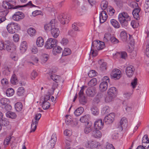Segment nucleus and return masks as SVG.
<instances>
[{"mask_svg":"<svg viewBox=\"0 0 149 149\" xmlns=\"http://www.w3.org/2000/svg\"><path fill=\"white\" fill-rule=\"evenodd\" d=\"M6 116L12 119H14L16 118V115L15 113L11 111H8L6 114Z\"/></svg>","mask_w":149,"mask_h":149,"instance_id":"38","label":"nucleus"},{"mask_svg":"<svg viewBox=\"0 0 149 149\" xmlns=\"http://www.w3.org/2000/svg\"><path fill=\"white\" fill-rule=\"evenodd\" d=\"M85 86H83L81 88V90L78 93L79 99L80 103L84 104L86 103V98L84 95V91L85 89Z\"/></svg>","mask_w":149,"mask_h":149,"instance_id":"8","label":"nucleus"},{"mask_svg":"<svg viewBox=\"0 0 149 149\" xmlns=\"http://www.w3.org/2000/svg\"><path fill=\"white\" fill-rule=\"evenodd\" d=\"M120 123V126L118 127L120 128V130L122 131L123 130V126L127 125V120L125 117H123L121 119Z\"/></svg>","mask_w":149,"mask_h":149,"instance_id":"21","label":"nucleus"},{"mask_svg":"<svg viewBox=\"0 0 149 149\" xmlns=\"http://www.w3.org/2000/svg\"><path fill=\"white\" fill-rule=\"evenodd\" d=\"M19 29V27L18 24L14 22L9 23L7 26V29L8 32L12 34L14 33Z\"/></svg>","mask_w":149,"mask_h":149,"instance_id":"5","label":"nucleus"},{"mask_svg":"<svg viewBox=\"0 0 149 149\" xmlns=\"http://www.w3.org/2000/svg\"><path fill=\"white\" fill-rule=\"evenodd\" d=\"M115 115L114 113H110L104 118V121L107 124L111 123L113 121Z\"/></svg>","mask_w":149,"mask_h":149,"instance_id":"12","label":"nucleus"},{"mask_svg":"<svg viewBox=\"0 0 149 149\" xmlns=\"http://www.w3.org/2000/svg\"><path fill=\"white\" fill-rule=\"evenodd\" d=\"M140 10V8H137L134 10L132 12V14L134 17L137 20L139 19V13Z\"/></svg>","mask_w":149,"mask_h":149,"instance_id":"25","label":"nucleus"},{"mask_svg":"<svg viewBox=\"0 0 149 149\" xmlns=\"http://www.w3.org/2000/svg\"><path fill=\"white\" fill-rule=\"evenodd\" d=\"M15 0H7V1H4L2 4L3 7L6 9H16L19 8L24 7H29L31 6L32 7L36 6L33 4L31 1H29L25 5L23 6H14L15 4Z\"/></svg>","mask_w":149,"mask_h":149,"instance_id":"1","label":"nucleus"},{"mask_svg":"<svg viewBox=\"0 0 149 149\" xmlns=\"http://www.w3.org/2000/svg\"><path fill=\"white\" fill-rule=\"evenodd\" d=\"M14 90L12 88H8L6 91V95L8 97L13 96L14 95Z\"/></svg>","mask_w":149,"mask_h":149,"instance_id":"43","label":"nucleus"},{"mask_svg":"<svg viewBox=\"0 0 149 149\" xmlns=\"http://www.w3.org/2000/svg\"><path fill=\"white\" fill-rule=\"evenodd\" d=\"M68 35L74 37L77 35V33L74 30L71 29L69 30L68 32Z\"/></svg>","mask_w":149,"mask_h":149,"instance_id":"56","label":"nucleus"},{"mask_svg":"<svg viewBox=\"0 0 149 149\" xmlns=\"http://www.w3.org/2000/svg\"><path fill=\"white\" fill-rule=\"evenodd\" d=\"M58 18L61 24H64L68 23L69 21L68 16L67 14H62L59 15Z\"/></svg>","mask_w":149,"mask_h":149,"instance_id":"11","label":"nucleus"},{"mask_svg":"<svg viewBox=\"0 0 149 149\" xmlns=\"http://www.w3.org/2000/svg\"><path fill=\"white\" fill-rule=\"evenodd\" d=\"M25 92V90L24 87H20L18 88L17 90V95L19 96L24 95Z\"/></svg>","mask_w":149,"mask_h":149,"instance_id":"33","label":"nucleus"},{"mask_svg":"<svg viewBox=\"0 0 149 149\" xmlns=\"http://www.w3.org/2000/svg\"><path fill=\"white\" fill-rule=\"evenodd\" d=\"M50 104L46 100L45 98V100L43 102L42 107L44 110H46L48 109L50 107Z\"/></svg>","mask_w":149,"mask_h":149,"instance_id":"41","label":"nucleus"},{"mask_svg":"<svg viewBox=\"0 0 149 149\" xmlns=\"http://www.w3.org/2000/svg\"><path fill=\"white\" fill-rule=\"evenodd\" d=\"M111 37V35L110 33H106L104 34L103 38V40L105 42H108L109 40H110Z\"/></svg>","mask_w":149,"mask_h":149,"instance_id":"44","label":"nucleus"},{"mask_svg":"<svg viewBox=\"0 0 149 149\" xmlns=\"http://www.w3.org/2000/svg\"><path fill=\"white\" fill-rule=\"evenodd\" d=\"M93 134L95 138H99L101 137L102 133L98 130H96L93 132Z\"/></svg>","mask_w":149,"mask_h":149,"instance_id":"40","label":"nucleus"},{"mask_svg":"<svg viewBox=\"0 0 149 149\" xmlns=\"http://www.w3.org/2000/svg\"><path fill=\"white\" fill-rule=\"evenodd\" d=\"M68 39L65 38H63L61 41V43L63 45H66L68 43Z\"/></svg>","mask_w":149,"mask_h":149,"instance_id":"61","label":"nucleus"},{"mask_svg":"<svg viewBox=\"0 0 149 149\" xmlns=\"http://www.w3.org/2000/svg\"><path fill=\"white\" fill-rule=\"evenodd\" d=\"M36 43L38 47H41L44 44V40L42 37H38L37 39Z\"/></svg>","mask_w":149,"mask_h":149,"instance_id":"27","label":"nucleus"},{"mask_svg":"<svg viewBox=\"0 0 149 149\" xmlns=\"http://www.w3.org/2000/svg\"><path fill=\"white\" fill-rule=\"evenodd\" d=\"M41 63H46L49 58V55L46 54H43L41 56Z\"/></svg>","mask_w":149,"mask_h":149,"instance_id":"35","label":"nucleus"},{"mask_svg":"<svg viewBox=\"0 0 149 149\" xmlns=\"http://www.w3.org/2000/svg\"><path fill=\"white\" fill-rule=\"evenodd\" d=\"M62 50V48L60 46L56 45L53 48L52 52L54 55H56L57 54L61 53Z\"/></svg>","mask_w":149,"mask_h":149,"instance_id":"23","label":"nucleus"},{"mask_svg":"<svg viewBox=\"0 0 149 149\" xmlns=\"http://www.w3.org/2000/svg\"><path fill=\"white\" fill-rule=\"evenodd\" d=\"M59 31L58 29L53 27L51 30L52 35L54 38H57L59 35Z\"/></svg>","mask_w":149,"mask_h":149,"instance_id":"22","label":"nucleus"},{"mask_svg":"<svg viewBox=\"0 0 149 149\" xmlns=\"http://www.w3.org/2000/svg\"><path fill=\"white\" fill-rule=\"evenodd\" d=\"M10 57L12 60L15 61H17L18 60V55L15 53L12 54L10 55Z\"/></svg>","mask_w":149,"mask_h":149,"instance_id":"55","label":"nucleus"},{"mask_svg":"<svg viewBox=\"0 0 149 149\" xmlns=\"http://www.w3.org/2000/svg\"><path fill=\"white\" fill-rule=\"evenodd\" d=\"M111 25L115 28H118L120 27V25L118 22L114 19H112L110 20Z\"/></svg>","mask_w":149,"mask_h":149,"instance_id":"32","label":"nucleus"},{"mask_svg":"<svg viewBox=\"0 0 149 149\" xmlns=\"http://www.w3.org/2000/svg\"><path fill=\"white\" fill-rule=\"evenodd\" d=\"M117 54H118L120 56L121 58L126 59L127 57V53L125 52H121L120 53H118Z\"/></svg>","mask_w":149,"mask_h":149,"instance_id":"53","label":"nucleus"},{"mask_svg":"<svg viewBox=\"0 0 149 149\" xmlns=\"http://www.w3.org/2000/svg\"><path fill=\"white\" fill-rule=\"evenodd\" d=\"M92 124L91 123H88V124L86 126L84 130V132L86 134H88L90 133L92 130L91 127Z\"/></svg>","mask_w":149,"mask_h":149,"instance_id":"29","label":"nucleus"},{"mask_svg":"<svg viewBox=\"0 0 149 149\" xmlns=\"http://www.w3.org/2000/svg\"><path fill=\"white\" fill-rule=\"evenodd\" d=\"M107 6V2L105 1H102L101 4V7L103 10L106 9Z\"/></svg>","mask_w":149,"mask_h":149,"instance_id":"52","label":"nucleus"},{"mask_svg":"<svg viewBox=\"0 0 149 149\" xmlns=\"http://www.w3.org/2000/svg\"><path fill=\"white\" fill-rule=\"evenodd\" d=\"M98 63L100 65V69L102 71H104L107 69V63L103 62V60H100L98 61Z\"/></svg>","mask_w":149,"mask_h":149,"instance_id":"26","label":"nucleus"},{"mask_svg":"<svg viewBox=\"0 0 149 149\" xmlns=\"http://www.w3.org/2000/svg\"><path fill=\"white\" fill-rule=\"evenodd\" d=\"M5 45L6 50L8 52H11L14 51L15 49V46L12 42L8 41H5Z\"/></svg>","mask_w":149,"mask_h":149,"instance_id":"10","label":"nucleus"},{"mask_svg":"<svg viewBox=\"0 0 149 149\" xmlns=\"http://www.w3.org/2000/svg\"><path fill=\"white\" fill-rule=\"evenodd\" d=\"M72 134V131L69 130H65L64 132V134L66 136H70Z\"/></svg>","mask_w":149,"mask_h":149,"instance_id":"60","label":"nucleus"},{"mask_svg":"<svg viewBox=\"0 0 149 149\" xmlns=\"http://www.w3.org/2000/svg\"><path fill=\"white\" fill-rule=\"evenodd\" d=\"M90 115L89 114H86L81 117L80 119V121L83 123H87L88 122V120L90 118Z\"/></svg>","mask_w":149,"mask_h":149,"instance_id":"30","label":"nucleus"},{"mask_svg":"<svg viewBox=\"0 0 149 149\" xmlns=\"http://www.w3.org/2000/svg\"><path fill=\"white\" fill-rule=\"evenodd\" d=\"M104 123L101 119L96 120L94 123V127L97 130H101L103 127Z\"/></svg>","mask_w":149,"mask_h":149,"instance_id":"20","label":"nucleus"},{"mask_svg":"<svg viewBox=\"0 0 149 149\" xmlns=\"http://www.w3.org/2000/svg\"><path fill=\"white\" fill-rule=\"evenodd\" d=\"M131 19L130 17L125 12H123L120 13L118 16V21L123 27H126Z\"/></svg>","mask_w":149,"mask_h":149,"instance_id":"3","label":"nucleus"},{"mask_svg":"<svg viewBox=\"0 0 149 149\" xmlns=\"http://www.w3.org/2000/svg\"><path fill=\"white\" fill-rule=\"evenodd\" d=\"M108 87V84L106 82H102L100 85V89L102 91H105Z\"/></svg>","mask_w":149,"mask_h":149,"instance_id":"28","label":"nucleus"},{"mask_svg":"<svg viewBox=\"0 0 149 149\" xmlns=\"http://www.w3.org/2000/svg\"><path fill=\"white\" fill-rule=\"evenodd\" d=\"M123 95L124 97L126 99H129L130 98L132 93L130 92H126L123 93Z\"/></svg>","mask_w":149,"mask_h":149,"instance_id":"58","label":"nucleus"},{"mask_svg":"<svg viewBox=\"0 0 149 149\" xmlns=\"http://www.w3.org/2000/svg\"><path fill=\"white\" fill-rule=\"evenodd\" d=\"M108 16L106 12L102 11L100 14V23H104L106 20Z\"/></svg>","mask_w":149,"mask_h":149,"instance_id":"18","label":"nucleus"},{"mask_svg":"<svg viewBox=\"0 0 149 149\" xmlns=\"http://www.w3.org/2000/svg\"><path fill=\"white\" fill-rule=\"evenodd\" d=\"M135 71V68L132 65H129L125 69V73L127 76L129 77H132Z\"/></svg>","mask_w":149,"mask_h":149,"instance_id":"14","label":"nucleus"},{"mask_svg":"<svg viewBox=\"0 0 149 149\" xmlns=\"http://www.w3.org/2000/svg\"><path fill=\"white\" fill-rule=\"evenodd\" d=\"M71 53V50L68 48H65L63 51L62 55L65 56L70 55Z\"/></svg>","mask_w":149,"mask_h":149,"instance_id":"46","label":"nucleus"},{"mask_svg":"<svg viewBox=\"0 0 149 149\" xmlns=\"http://www.w3.org/2000/svg\"><path fill=\"white\" fill-rule=\"evenodd\" d=\"M51 79L54 81L57 82L60 78V77L55 74H53L51 75Z\"/></svg>","mask_w":149,"mask_h":149,"instance_id":"51","label":"nucleus"},{"mask_svg":"<svg viewBox=\"0 0 149 149\" xmlns=\"http://www.w3.org/2000/svg\"><path fill=\"white\" fill-rule=\"evenodd\" d=\"M97 81L95 78H93L88 83L89 86L92 87L95 86L97 84Z\"/></svg>","mask_w":149,"mask_h":149,"instance_id":"39","label":"nucleus"},{"mask_svg":"<svg viewBox=\"0 0 149 149\" xmlns=\"http://www.w3.org/2000/svg\"><path fill=\"white\" fill-rule=\"evenodd\" d=\"M95 89L94 87L88 88L86 91L87 95L89 97H93L96 93Z\"/></svg>","mask_w":149,"mask_h":149,"instance_id":"16","label":"nucleus"},{"mask_svg":"<svg viewBox=\"0 0 149 149\" xmlns=\"http://www.w3.org/2000/svg\"><path fill=\"white\" fill-rule=\"evenodd\" d=\"M120 37L121 40L123 41L126 42L127 41L128 38V36L125 31H123L121 32L120 34Z\"/></svg>","mask_w":149,"mask_h":149,"instance_id":"24","label":"nucleus"},{"mask_svg":"<svg viewBox=\"0 0 149 149\" xmlns=\"http://www.w3.org/2000/svg\"><path fill=\"white\" fill-rule=\"evenodd\" d=\"M88 76L91 77L95 76L96 75L95 71L93 70L90 71L88 72Z\"/></svg>","mask_w":149,"mask_h":149,"instance_id":"59","label":"nucleus"},{"mask_svg":"<svg viewBox=\"0 0 149 149\" xmlns=\"http://www.w3.org/2000/svg\"><path fill=\"white\" fill-rule=\"evenodd\" d=\"M13 39L14 41L15 42H18L19 39V35L17 34H15L13 36Z\"/></svg>","mask_w":149,"mask_h":149,"instance_id":"64","label":"nucleus"},{"mask_svg":"<svg viewBox=\"0 0 149 149\" xmlns=\"http://www.w3.org/2000/svg\"><path fill=\"white\" fill-rule=\"evenodd\" d=\"M116 88L114 87L110 88L108 91V95L105 98V101L107 102H109L112 101L115 97Z\"/></svg>","mask_w":149,"mask_h":149,"instance_id":"4","label":"nucleus"},{"mask_svg":"<svg viewBox=\"0 0 149 149\" xmlns=\"http://www.w3.org/2000/svg\"><path fill=\"white\" fill-rule=\"evenodd\" d=\"M109 111V109L108 106H106L104 107L101 111L102 113L104 114L108 113Z\"/></svg>","mask_w":149,"mask_h":149,"instance_id":"54","label":"nucleus"},{"mask_svg":"<svg viewBox=\"0 0 149 149\" xmlns=\"http://www.w3.org/2000/svg\"><path fill=\"white\" fill-rule=\"evenodd\" d=\"M92 113L95 115H97L99 113V110L97 107H93L91 109Z\"/></svg>","mask_w":149,"mask_h":149,"instance_id":"49","label":"nucleus"},{"mask_svg":"<svg viewBox=\"0 0 149 149\" xmlns=\"http://www.w3.org/2000/svg\"><path fill=\"white\" fill-rule=\"evenodd\" d=\"M27 33L31 36H34L36 33L35 29L33 28H30L27 30Z\"/></svg>","mask_w":149,"mask_h":149,"instance_id":"42","label":"nucleus"},{"mask_svg":"<svg viewBox=\"0 0 149 149\" xmlns=\"http://www.w3.org/2000/svg\"><path fill=\"white\" fill-rule=\"evenodd\" d=\"M24 17V13L20 12H15L12 16L13 19L16 21H19Z\"/></svg>","mask_w":149,"mask_h":149,"instance_id":"15","label":"nucleus"},{"mask_svg":"<svg viewBox=\"0 0 149 149\" xmlns=\"http://www.w3.org/2000/svg\"><path fill=\"white\" fill-rule=\"evenodd\" d=\"M27 49V45L25 41H23L21 43L19 47L20 52L23 54L26 50Z\"/></svg>","mask_w":149,"mask_h":149,"instance_id":"19","label":"nucleus"},{"mask_svg":"<svg viewBox=\"0 0 149 149\" xmlns=\"http://www.w3.org/2000/svg\"><path fill=\"white\" fill-rule=\"evenodd\" d=\"M37 75V73L36 71L33 70L31 74V78L33 80L36 78Z\"/></svg>","mask_w":149,"mask_h":149,"instance_id":"62","label":"nucleus"},{"mask_svg":"<svg viewBox=\"0 0 149 149\" xmlns=\"http://www.w3.org/2000/svg\"><path fill=\"white\" fill-rule=\"evenodd\" d=\"M38 123L37 121H36L35 120H32L31 126V130L30 131V132H34L35 131Z\"/></svg>","mask_w":149,"mask_h":149,"instance_id":"34","label":"nucleus"},{"mask_svg":"<svg viewBox=\"0 0 149 149\" xmlns=\"http://www.w3.org/2000/svg\"><path fill=\"white\" fill-rule=\"evenodd\" d=\"M18 80L17 78L16 75L14 74L11 77L10 79V82L12 84L16 85L18 83Z\"/></svg>","mask_w":149,"mask_h":149,"instance_id":"36","label":"nucleus"},{"mask_svg":"<svg viewBox=\"0 0 149 149\" xmlns=\"http://www.w3.org/2000/svg\"><path fill=\"white\" fill-rule=\"evenodd\" d=\"M121 72L120 70L118 69H113L111 72V77L115 79H118L121 77Z\"/></svg>","mask_w":149,"mask_h":149,"instance_id":"13","label":"nucleus"},{"mask_svg":"<svg viewBox=\"0 0 149 149\" xmlns=\"http://www.w3.org/2000/svg\"><path fill=\"white\" fill-rule=\"evenodd\" d=\"M55 20L52 19L51 20L50 22L45 25L44 28L45 30L48 32L51 30L53 27L55 26Z\"/></svg>","mask_w":149,"mask_h":149,"instance_id":"17","label":"nucleus"},{"mask_svg":"<svg viewBox=\"0 0 149 149\" xmlns=\"http://www.w3.org/2000/svg\"><path fill=\"white\" fill-rule=\"evenodd\" d=\"M107 10L109 15L113 16L115 12V10L111 7L107 8Z\"/></svg>","mask_w":149,"mask_h":149,"instance_id":"48","label":"nucleus"},{"mask_svg":"<svg viewBox=\"0 0 149 149\" xmlns=\"http://www.w3.org/2000/svg\"><path fill=\"white\" fill-rule=\"evenodd\" d=\"M0 103L3 105L5 106L9 103V101L8 99L6 98H1L0 100Z\"/></svg>","mask_w":149,"mask_h":149,"instance_id":"47","label":"nucleus"},{"mask_svg":"<svg viewBox=\"0 0 149 149\" xmlns=\"http://www.w3.org/2000/svg\"><path fill=\"white\" fill-rule=\"evenodd\" d=\"M57 41L56 39L49 38L46 42L45 47L47 49H50L57 45Z\"/></svg>","mask_w":149,"mask_h":149,"instance_id":"6","label":"nucleus"},{"mask_svg":"<svg viewBox=\"0 0 149 149\" xmlns=\"http://www.w3.org/2000/svg\"><path fill=\"white\" fill-rule=\"evenodd\" d=\"M15 107L16 110L17 111L19 112L22 110L23 105L21 102H18L15 104Z\"/></svg>","mask_w":149,"mask_h":149,"instance_id":"37","label":"nucleus"},{"mask_svg":"<svg viewBox=\"0 0 149 149\" xmlns=\"http://www.w3.org/2000/svg\"><path fill=\"white\" fill-rule=\"evenodd\" d=\"M84 144L86 147L92 149L97 147L99 145V143L95 141H87L84 143Z\"/></svg>","mask_w":149,"mask_h":149,"instance_id":"9","label":"nucleus"},{"mask_svg":"<svg viewBox=\"0 0 149 149\" xmlns=\"http://www.w3.org/2000/svg\"><path fill=\"white\" fill-rule=\"evenodd\" d=\"M84 109L82 107H80L74 111V113L76 116L81 115L84 111Z\"/></svg>","mask_w":149,"mask_h":149,"instance_id":"31","label":"nucleus"},{"mask_svg":"<svg viewBox=\"0 0 149 149\" xmlns=\"http://www.w3.org/2000/svg\"><path fill=\"white\" fill-rule=\"evenodd\" d=\"M57 141V136L56 134L53 133L51 137V139L46 146L47 149H52Z\"/></svg>","mask_w":149,"mask_h":149,"instance_id":"7","label":"nucleus"},{"mask_svg":"<svg viewBox=\"0 0 149 149\" xmlns=\"http://www.w3.org/2000/svg\"><path fill=\"white\" fill-rule=\"evenodd\" d=\"M144 9L146 13L149 11V0H146L144 5Z\"/></svg>","mask_w":149,"mask_h":149,"instance_id":"50","label":"nucleus"},{"mask_svg":"<svg viewBox=\"0 0 149 149\" xmlns=\"http://www.w3.org/2000/svg\"><path fill=\"white\" fill-rule=\"evenodd\" d=\"M105 47L104 43L98 40L93 41L92 44L91 52L93 56L97 55L96 52L102 49Z\"/></svg>","mask_w":149,"mask_h":149,"instance_id":"2","label":"nucleus"},{"mask_svg":"<svg viewBox=\"0 0 149 149\" xmlns=\"http://www.w3.org/2000/svg\"><path fill=\"white\" fill-rule=\"evenodd\" d=\"M137 79L136 78H135L134 80L131 83V85L133 88H135L137 85Z\"/></svg>","mask_w":149,"mask_h":149,"instance_id":"63","label":"nucleus"},{"mask_svg":"<svg viewBox=\"0 0 149 149\" xmlns=\"http://www.w3.org/2000/svg\"><path fill=\"white\" fill-rule=\"evenodd\" d=\"M149 143V139L148 138V135H145L142 139V145L145 146V144Z\"/></svg>","mask_w":149,"mask_h":149,"instance_id":"45","label":"nucleus"},{"mask_svg":"<svg viewBox=\"0 0 149 149\" xmlns=\"http://www.w3.org/2000/svg\"><path fill=\"white\" fill-rule=\"evenodd\" d=\"M111 42L113 44H116L118 43L119 41L116 38L112 36L110 38V40Z\"/></svg>","mask_w":149,"mask_h":149,"instance_id":"57","label":"nucleus"}]
</instances>
